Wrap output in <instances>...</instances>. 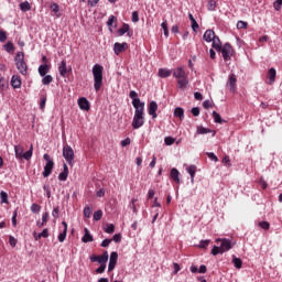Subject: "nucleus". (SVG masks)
<instances>
[{"label":"nucleus","instance_id":"27","mask_svg":"<svg viewBox=\"0 0 282 282\" xmlns=\"http://www.w3.org/2000/svg\"><path fill=\"white\" fill-rule=\"evenodd\" d=\"M24 152H25V149H23V145H14V153H15L17 160H21Z\"/></svg>","mask_w":282,"mask_h":282},{"label":"nucleus","instance_id":"32","mask_svg":"<svg viewBox=\"0 0 282 282\" xmlns=\"http://www.w3.org/2000/svg\"><path fill=\"white\" fill-rule=\"evenodd\" d=\"M130 28H129V24L124 23L122 25V28L118 29V34L119 36H124V34H127V32H129Z\"/></svg>","mask_w":282,"mask_h":282},{"label":"nucleus","instance_id":"16","mask_svg":"<svg viewBox=\"0 0 282 282\" xmlns=\"http://www.w3.org/2000/svg\"><path fill=\"white\" fill-rule=\"evenodd\" d=\"M227 87L228 89H230V91H235V88L237 87V77L235 76V74L229 75Z\"/></svg>","mask_w":282,"mask_h":282},{"label":"nucleus","instance_id":"5","mask_svg":"<svg viewBox=\"0 0 282 282\" xmlns=\"http://www.w3.org/2000/svg\"><path fill=\"white\" fill-rule=\"evenodd\" d=\"M43 159L45 160L46 164L42 175L43 177H50L52 175V171H54V161L52 158H50V154H44Z\"/></svg>","mask_w":282,"mask_h":282},{"label":"nucleus","instance_id":"1","mask_svg":"<svg viewBox=\"0 0 282 282\" xmlns=\"http://www.w3.org/2000/svg\"><path fill=\"white\" fill-rule=\"evenodd\" d=\"M173 77L177 80L178 89H186L188 87V74L184 70V67L178 66L172 70Z\"/></svg>","mask_w":282,"mask_h":282},{"label":"nucleus","instance_id":"44","mask_svg":"<svg viewBox=\"0 0 282 282\" xmlns=\"http://www.w3.org/2000/svg\"><path fill=\"white\" fill-rule=\"evenodd\" d=\"M212 254L214 257H217V254H223L221 253V247L214 246L213 249H212Z\"/></svg>","mask_w":282,"mask_h":282},{"label":"nucleus","instance_id":"59","mask_svg":"<svg viewBox=\"0 0 282 282\" xmlns=\"http://www.w3.org/2000/svg\"><path fill=\"white\" fill-rule=\"evenodd\" d=\"M9 243H10L11 248H17V238H14V236H10Z\"/></svg>","mask_w":282,"mask_h":282},{"label":"nucleus","instance_id":"62","mask_svg":"<svg viewBox=\"0 0 282 282\" xmlns=\"http://www.w3.org/2000/svg\"><path fill=\"white\" fill-rule=\"evenodd\" d=\"M105 270H107V264H100V267L96 269V273L102 274V272H105Z\"/></svg>","mask_w":282,"mask_h":282},{"label":"nucleus","instance_id":"47","mask_svg":"<svg viewBox=\"0 0 282 282\" xmlns=\"http://www.w3.org/2000/svg\"><path fill=\"white\" fill-rule=\"evenodd\" d=\"M84 217H86V219H89V217H91V207L86 206L84 208Z\"/></svg>","mask_w":282,"mask_h":282},{"label":"nucleus","instance_id":"26","mask_svg":"<svg viewBox=\"0 0 282 282\" xmlns=\"http://www.w3.org/2000/svg\"><path fill=\"white\" fill-rule=\"evenodd\" d=\"M39 74H40V76H46L47 74H50V65H47V64L40 65Z\"/></svg>","mask_w":282,"mask_h":282},{"label":"nucleus","instance_id":"41","mask_svg":"<svg viewBox=\"0 0 282 282\" xmlns=\"http://www.w3.org/2000/svg\"><path fill=\"white\" fill-rule=\"evenodd\" d=\"M50 8H51L52 12H54L55 14L58 13L61 10V7L56 2L51 3Z\"/></svg>","mask_w":282,"mask_h":282},{"label":"nucleus","instance_id":"13","mask_svg":"<svg viewBox=\"0 0 282 282\" xmlns=\"http://www.w3.org/2000/svg\"><path fill=\"white\" fill-rule=\"evenodd\" d=\"M63 229H59V235L57 237L59 243H63L67 239V223L62 221Z\"/></svg>","mask_w":282,"mask_h":282},{"label":"nucleus","instance_id":"61","mask_svg":"<svg viewBox=\"0 0 282 282\" xmlns=\"http://www.w3.org/2000/svg\"><path fill=\"white\" fill-rule=\"evenodd\" d=\"M61 213L59 207H54L53 212H52V217H54V219H58V214Z\"/></svg>","mask_w":282,"mask_h":282},{"label":"nucleus","instance_id":"52","mask_svg":"<svg viewBox=\"0 0 282 282\" xmlns=\"http://www.w3.org/2000/svg\"><path fill=\"white\" fill-rule=\"evenodd\" d=\"M259 227L262 228V230H270V223L268 221H260Z\"/></svg>","mask_w":282,"mask_h":282},{"label":"nucleus","instance_id":"43","mask_svg":"<svg viewBox=\"0 0 282 282\" xmlns=\"http://www.w3.org/2000/svg\"><path fill=\"white\" fill-rule=\"evenodd\" d=\"M138 202L137 198H132L129 207L131 208V210L134 213V214H138V208L135 207V203Z\"/></svg>","mask_w":282,"mask_h":282},{"label":"nucleus","instance_id":"64","mask_svg":"<svg viewBox=\"0 0 282 282\" xmlns=\"http://www.w3.org/2000/svg\"><path fill=\"white\" fill-rule=\"evenodd\" d=\"M110 243H111V239H105L101 242V248H109Z\"/></svg>","mask_w":282,"mask_h":282},{"label":"nucleus","instance_id":"18","mask_svg":"<svg viewBox=\"0 0 282 282\" xmlns=\"http://www.w3.org/2000/svg\"><path fill=\"white\" fill-rule=\"evenodd\" d=\"M217 35H215V31L213 30H207L204 35L203 39L204 41H206V43H213V39H215Z\"/></svg>","mask_w":282,"mask_h":282},{"label":"nucleus","instance_id":"35","mask_svg":"<svg viewBox=\"0 0 282 282\" xmlns=\"http://www.w3.org/2000/svg\"><path fill=\"white\" fill-rule=\"evenodd\" d=\"M216 8H217V1L209 0L207 3V10H209V12H215Z\"/></svg>","mask_w":282,"mask_h":282},{"label":"nucleus","instance_id":"22","mask_svg":"<svg viewBox=\"0 0 282 282\" xmlns=\"http://www.w3.org/2000/svg\"><path fill=\"white\" fill-rule=\"evenodd\" d=\"M170 177H171V180L176 182V184H180V171L177 169L173 167L171 170Z\"/></svg>","mask_w":282,"mask_h":282},{"label":"nucleus","instance_id":"17","mask_svg":"<svg viewBox=\"0 0 282 282\" xmlns=\"http://www.w3.org/2000/svg\"><path fill=\"white\" fill-rule=\"evenodd\" d=\"M21 77L19 75H13L11 78V86L13 87V89H21Z\"/></svg>","mask_w":282,"mask_h":282},{"label":"nucleus","instance_id":"36","mask_svg":"<svg viewBox=\"0 0 282 282\" xmlns=\"http://www.w3.org/2000/svg\"><path fill=\"white\" fill-rule=\"evenodd\" d=\"M42 77L43 85H50L54 80V77H52V75H44Z\"/></svg>","mask_w":282,"mask_h":282},{"label":"nucleus","instance_id":"21","mask_svg":"<svg viewBox=\"0 0 282 282\" xmlns=\"http://www.w3.org/2000/svg\"><path fill=\"white\" fill-rule=\"evenodd\" d=\"M267 78H269V85H272L276 80V69L270 68Z\"/></svg>","mask_w":282,"mask_h":282},{"label":"nucleus","instance_id":"28","mask_svg":"<svg viewBox=\"0 0 282 282\" xmlns=\"http://www.w3.org/2000/svg\"><path fill=\"white\" fill-rule=\"evenodd\" d=\"M187 173L191 175L192 183L195 182V173H197V166L191 165L187 167Z\"/></svg>","mask_w":282,"mask_h":282},{"label":"nucleus","instance_id":"57","mask_svg":"<svg viewBox=\"0 0 282 282\" xmlns=\"http://www.w3.org/2000/svg\"><path fill=\"white\" fill-rule=\"evenodd\" d=\"M207 156L209 158V160H212V162H219V159L213 152H207Z\"/></svg>","mask_w":282,"mask_h":282},{"label":"nucleus","instance_id":"29","mask_svg":"<svg viewBox=\"0 0 282 282\" xmlns=\"http://www.w3.org/2000/svg\"><path fill=\"white\" fill-rule=\"evenodd\" d=\"M174 116L175 118H180V120H184V108H175L174 109Z\"/></svg>","mask_w":282,"mask_h":282},{"label":"nucleus","instance_id":"25","mask_svg":"<svg viewBox=\"0 0 282 282\" xmlns=\"http://www.w3.org/2000/svg\"><path fill=\"white\" fill-rule=\"evenodd\" d=\"M158 74L160 78H169V76L173 74V70L169 68H160Z\"/></svg>","mask_w":282,"mask_h":282},{"label":"nucleus","instance_id":"46","mask_svg":"<svg viewBox=\"0 0 282 282\" xmlns=\"http://www.w3.org/2000/svg\"><path fill=\"white\" fill-rule=\"evenodd\" d=\"M238 30H246L248 28V22L245 21H238L237 22Z\"/></svg>","mask_w":282,"mask_h":282},{"label":"nucleus","instance_id":"11","mask_svg":"<svg viewBox=\"0 0 282 282\" xmlns=\"http://www.w3.org/2000/svg\"><path fill=\"white\" fill-rule=\"evenodd\" d=\"M116 263H118V252L112 251L110 253L109 264H108V272H112L116 270Z\"/></svg>","mask_w":282,"mask_h":282},{"label":"nucleus","instance_id":"3","mask_svg":"<svg viewBox=\"0 0 282 282\" xmlns=\"http://www.w3.org/2000/svg\"><path fill=\"white\" fill-rule=\"evenodd\" d=\"M15 67L22 76H28V64L25 63V53L18 52L14 58Z\"/></svg>","mask_w":282,"mask_h":282},{"label":"nucleus","instance_id":"20","mask_svg":"<svg viewBox=\"0 0 282 282\" xmlns=\"http://www.w3.org/2000/svg\"><path fill=\"white\" fill-rule=\"evenodd\" d=\"M85 235L82 238L83 243H89L94 241V236H91V232H89V229H84Z\"/></svg>","mask_w":282,"mask_h":282},{"label":"nucleus","instance_id":"58","mask_svg":"<svg viewBox=\"0 0 282 282\" xmlns=\"http://www.w3.org/2000/svg\"><path fill=\"white\" fill-rule=\"evenodd\" d=\"M111 241H115V243H120V241H122V235L116 234V235L112 237Z\"/></svg>","mask_w":282,"mask_h":282},{"label":"nucleus","instance_id":"24","mask_svg":"<svg viewBox=\"0 0 282 282\" xmlns=\"http://www.w3.org/2000/svg\"><path fill=\"white\" fill-rule=\"evenodd\" d=\"M34 151V145L31 144L30 149L20 156V160H32V154Z\"/></svg>","mask_w":282,"mask_h":282},{"label":"nucleus","instance_id":"53","mask_svg":"<svg viewBox=\"0 0 282 282\" xmlns=\"http://www.w3.org/2000/svg\"><path fill=\"white\" fill-rule=\"evenodd\" d=\"M210 245V240H200L198 248H208V246Z\"/></svg>","mask_w":282,"mask_h":282},{"label":"nucleus","instance_id":"49","mask_svg":"<svg viewBox=\"0 0 282 282\" xmlns=\"http://www.w3.org/2000/svg\"><path fill=\"white\" fill-rule=\"evenodd\" d=\"M8 41V33L6 31L0 30V43H6Z\"/></svg>","mask_w":282,"mask_h":282},{"label":"nucleus","instance_id":"42","mask_svg":"<svg viewBox=\"0 0 282 282\" xmlns=\"http://www.w3.org/2000/svg\"><path fill=\"white\" fill-rule=\"evenodd\" d=\"M161 28L164 31V36H169V22L166 21L162 22Z\"/></svg>","mask_w":282,"mask_h":282},{"label":"nucleus","instance_id":"56","mask_svg":"<svg viewBox=\"0 0 282 282\" xmlns=\"http://www.w3.org/2000/svg\"><path fill=\"white\" fill-rule=\"evenodd\" d=\"M43 189L46 193V197L50 199V197H52V189L50 188V185H44Z\"/></svg>","mask_w":282,"mask_h":282},{"label":"nucleus","instance_id":"8","mask_svg":"<svg viewBox=\"0 0 282 282\" xmlns=\"http://www.w3.org/2000/svg\"><path fill=\"white\" fill-rule=\"evenodd\" d=\"M218 52H221L224 61H230L232 56V46L230 43H226Z\"/></svg>","mask_w":282,"mask_h":282},{"label":"nucleus","instance_id":"60","mask_svg":"<svg viewBox=\"0 0 282 282\" xmlns=\"http://www.w3.org/2000/svg\"><path fill=\"white\" fill-rule=\"evenodd\" d=\"M140 21V15L138 14V11L132 12V23H138Z\"/></svg>","mask_w":282,"mask_h":282},{"label":"nucleus","instance_id":"40","mask_svg":"<svg viewBox=\"0 0 282 282\" xmlns=\"http://www.w3.org/2000/svg\"><path fill=\"white\" fill-rule=\"evenodd\" d=\"M164 143H165L167 147H172V144H175V139H174L173 137H165Z\"/></svg>","mask_w":282,"mask_h":282},{"label":"nucleus","instance_id":"48","mask_svg":"<svg viewBox=\"0 0 282 282\" xmlns=\"http://www.w3.org/2000/svg\"><path fill=\"white\" fill-rule=\"evenodd\" d=\"M68 175H69V174H68L67 172H61V173L58 174V180H59V182H66Z\"/></svg>","mask_w":282,"mask_h":282},{"label":"nucleus","instance_id":"34","mask_svg":"<svg viewBox=\"0 0 282 282\" xmlns=\"http://www.w3.org/2000/svg\"><path fill=\"white\" fill-rule=\"evenodd\" d=\"M3 48L8 54H12V52H14V44L12 42H7V44L3 45Z\"/></svg>","mask_w":282,"mask_h":282},{"label":"nucleus","instance_id":"7","mask_svg":"<svg viewBox=\"0 0 282 282\" xmlns=\"http://www.w3.org/2000/svg\"><path fill=\"white\" fill-rule=\"evenodd\" d=\"M63 158L66 160L68 164L74 163V149L72 147L66 145L63 148Z\"/></svg>","mask_w":282,"mask_h":282},{"label":"nucleus","instance_id":"12","mask_svg":"<svg viewBox=\"0 0 282 282\" xmlns=\"http://www.w3.org/2000/svg\"><path fill=\"white\" fill-rule=\"evenodd\" d=\"M129 48V44H127V42L123 43H118L116 42L113 44V52L115 54L118 56L119 54H121V52H126V50Z\"/></svg>","mask_w":282,"mask_h":282},{"label":"nucleus","instance_id":"10","mask_svg":"<svg viewBox=\"0 0 282 282\" xmlns=\"http://www.w3.org/2000/svg\"><path fill=\"white\" fill-rule=\"evenodd\" d=\"M221 242L220 243V252L224 253V252H228V250H232V242L230 241V239H226V238H223V239H216V242Z\"/></svg>","mask_w":282,"mask_h":282},{"label":"nucleus","instance_id":"50","mask_svg":"<svg viewBox=\"0 0 282 282\" xmlns=\"http://www.w3.org/2000/svg\"><path fill=\"white\" fill-rule=\"evenodd\" d=\"M46 102H47V97H45V96L41 97V101H40L41 111H43L45 109Z\"/></svg>","mask_w":282,"mask_h":282},{"label":"nucleus","instance_id":"6","mask_svg":"<svg viewBox=\"0 0 282 282\" xmlns=\"http://www.w3.org/2000/svg\"><path fill=\"white\" fill-rule=\"evenodd\" d=\"M91 263H99L100 265H107V261H109V252L105 251L102 256H91Z\"/></svg>","mask_w":282,"mask_h":282},{"label":"nucleus","instance_id":"19","mask_svg":"<svg viewBox=\"0 0 282 282\" xmlns=\"http://www.w3.org/2000/svg\"><path fill=\"white\" fill-rule=\"evenodd\" d=\"M212 47L214 50H216V52H221V40H219V36H215L213 40H212Z\"/></svg>","mask_w":282,"mask_h":282},{"label":"nucleus","instance_id":"4","mask_svg":"<svg viewBox=\"0 0 282 282\" xmlns=\"http://www.w3.org/2000/svg\"><path fill=\"white\" fill-rule=\"evenodd\" d=\"M144 127V107L134 108V116L132 119V128L140 129Z\"/></svg>","mask_w":282,"mask_h":282},{"label":"nucleus","instance_id":"14","mask_svg":"<svg viewBox=\"0 0 282 282\" xmlns=\"http://www.w3.org/2000/svg\"><path fill=\"white\" fill-rule=\"evenodd\" d=\"M77 102H78V107H79V109H82V111H89L90 106H89V100H87V98L80 97Z\"/></svg>","mask_w":282,"mask_h":282},{"label":"nucleus","instance_id":"30","mask_svg":"<svg viewBox=\"0 0 282 282\" xmlns=\"http://www.w3.org/2000/svg\"><path fill=\"white\" fill-rule=\"evenodd\" d=\"M232 263H234L235 268H237V270H241V268L243 265V261L240 258H237L235 256L232 258Z\"/></svg>","mask_w":282,"mask_h":282},{"label":"nucleus","instance_id":"33","mask_svg":"<svg viewBox=\"0 0 282 282\" xmlns=\"http://www.w3.org/2000/svg\"><path fill=\"white\" fill-rule=\"evenodd\" d=\"M212 116L214 118V122H216L217 124H221V122H224V119H221L219 112L213 111Z\"/></svg>","mask_w":282,"mask_h":282},{"label":"nucleus","instance_id":"63","mask_svg":"<svg viewBox=\"0 0 282 282\" xmlns=\"http://www.w3.org/2000/svg\"><path fill=\"white\" fill-rule=\"evenodd\" d=\"M40 237H42V239H47V237H50V230L43 229V231L40 232Z\"/></svg>","mask_w":282,"mask_h":282},{"label":"nucleus","instance_id":"51","mask_svg":"<svg viewBox=\"0 0 282 282\" xmlns=\"http://www.w3.org/2000/svg\"><path fill=\"white\" fill-rule=\"evenodd\" d=\"M116 21H118V19L115 15H110L107 21V26L111 28V25H113V23H116Z\"/></svg>","mask_w":282,"mask_h":282},{"label":"nucleus","instance_id":"31","mask_svg":"<svg viewBox=\"0 0 282 282\" xmlns=\"http://www.w3.org/2000/svg\"><path fill=\"white\" fill-rule=\"evenodd\" d=\"M20 10L22 12H30V10H32V6L30 4V2L24 1V2L20 3Z\"/></svg>","mask_w":282,"mask_h":282},{"label":"nucleus","instance_id":"37","mask_svg":"<svg viewBox=\"0 0 282 282\" xmlns=\"http://www.w3.org/2000/svg\"><path fill=\"white\" fill-rule=\"evenodd\" d=\"M115 230H116V226H113V224L106 225L105 232H107L108 235H112V232H115Z\"/></svg>","mask_w":282,"mask_h":282},{"label":"nucleus","instance_id":"23","mask_svg":"<svg viewBox=\"0 0 282 282\" xmlns=\"http://www.w3.org/2000/svg\"><path fill=\"white\" fill-rule=\"evenodd\" d=\"M58 72H59L61 76H63V78H65L67 76V62L65 59L62 61V63L58 67Z\"/></svg>","mask_w":282,"mask_h":282},{"label":"nucleus","instance_id":"55","mask_svg":"<svg viewBox=\"0 0 282 282\" xmlns=\"http://www.w3.org/2000/svg\"><path fill=\"white\" fill-rule=\"evenodd\" d=\"M31 210L33 213H41V206L39 204L34 203L31 205Z\"/></svg>","mask_w":282,"mask_h":282},{"label":"nucleus","instance_id":"15","mask_svg":"<svg viewBox=\"0 0 282 282\" xmlns=\"http://www.w3.org/2000/svg\"><path fill=\"white\" fill-rule=\"evenodd\" d=\"M158 102L151 101L149 105L148 113L149 116H152V119L155 120L158 118Z\"/></svg>","mask_w":282,"mask_h":282},{"label":"nucleus","instance_id":"9","mask_svg":"<svg viewBox=\"0 0 282 282\" xmlns=\"http://www.w3.org/2000/svg\"><path fill=\"white\" fill-rule=\"evenodd\" d=\"M129 96L132 100V107H134V109H140L144 107V102L140 101V98H138V93L135 90H131Z\"/></svg>","mask_w":282,"mask_h":282},{"label":"nucleus","instance_id":"2","mask_svg":"<svg viewBox=\"0 0 282 282\" xmlns=\"http://www.w3.org/2000/svg\"><path fill=\"white\" fill-rule=\"evenodd\" d=\"M104 67L100 64H95L93 66V76H94V89L95 91H100L102 87V72Z\"/></svg>","mask_w":282,"mask_h":282},{"label":"nucleus","instance_id":"45","mask_svg":"<svg viewBox=\"0 0 282 282\" xmlns=\"http://www.w3.org/2000/svg\"><path fill=\"white\" fill-rule=\"evenodd\" d=\"M0 197H1V204H9V202H8V193L2 191L0 193Z\"/></svg>","mask_w":282,"mask_h":282},{"label":"nucleus","instance_id":"54","mask_svg":"<svg viewBox=\"0 0 282 282\" xmlns=\"http://www.w3.org/2000/svg\"><path fill=\"white\" fill-rule=\"evenodd\" d=\"M281 7H282V0H275L273 2V8L274 10H276L279 12V10H281Z\"/></svg>","mask_w":282,"mask_h":282},{"label":"nucleus","instance_id":"39","mask_svg":"<svg viewBox=\"0 0 282 282\" xmlns=\"http://www.w3.org/2000/svg\"><path fill=\"white\" fill-rule=\"evenodd\" d=\"M93 217L95 221H100L102 219V210L95 212Z\"/></svg>","mask_w":282,"mask_h":282},{"label":"nucleus","instance_id":"38","mask_svg":"<svg viewBox=\"0 0 282 282\" xmlns=\"http://www.w3.org/2000/svg\"><path fill=\"white\" fill-rule=\"evenodd\" d=\"M196 133H197L198 135H205L206 133H210V130H209V129H206V128H204V127H197Z\"/></svg>","mask_w":282,"mask_h":282}]
</instances>
